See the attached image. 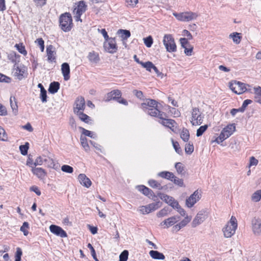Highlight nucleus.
<instances>
[{"label":"nucleus","instance_id":"f257e3e1","mask_svg":"<svg viewBox=\"0 0 261 261\" xmlns=\"http://www.w3.org/2000/svg\"><path fill=\"white\" fill-rule=\"evenodd\" d=\"M60 25L64 32H69L71 30L72 27V19L70 13H65L61 15Z\"/></svg>","mask_w":261,"mask_h":261},{"label":"nucleus","instance_id":"f03ea898","mask_svg":"<svg viewBox=\"0 0 261 261\" xmlns=\"http://www.w3.org/2000/svg\"><path fill=\"white\" fill-rule=\"evenodd\" d=\"M237 228V219L234 217L232 216L229 222H228L223 229L224 237L226 238H230L235 233Z\"/></svg>","mask_w":261,"mask_h":261},{"label":"nucleus","instance_id":"7ed1b4c3","mask_svg":"<svg viewBox=\"0 0 261 261\" xmlns=\"http://www.w3.org/2000/svg\"><path fill=\"white\" fill-rule=\"evenodd\" d=\"M204 115L200 111L199 109L193 108L191 111V118L190 122L192 125H199L203 122Z\"/></svg>","mask_w":261,"mask_h":261},{"label":"nucleus","instance_id":"20e7f679","mask_svg":"<svg viewBox=\"0 0 261 261\" xmlns=\"http://www.w3.org/2000/svg\"><path fill=\"white\" fill-rule=\"evenodd\" d=\"M163 42L167 51L172 53L176 51V45L174 39L171 34H165Z\"/></svg>","mask_w":261,"mask_h":261},{"label":"nucleus","instance_id":"39448f33","mask_svg":"<svg viewBox=\"0 0 261 261\" xmlns=\"http://www.w3.org/2000/svg\"><path fill=\"white\" fill-rule=\"evenodd\" d=\"M173 15L179 21H190L196 19L198 15L191 11L179 13H174Z\"/></svg>","mask_w":261,"mask_h":261},{"label":"nucleus","instance_id":"423d86ee","mask_svg":"<svg viewBox=\"0 0 261 261\" xmlns=\"http://www.w3.org/2000/svg\"><path fill=\"white\" fill-rule=\"evenodd\" d=\"M159 122L163 125L170 128L173 133L177 134L179 129L177 123L173 119H167L166 117H163V119H161Z\"/></svg>","mask_w":261,"mask_h":261},{"label":"nucleus","instance_id":"0eeeda50","mask_svg":"<svg viewBox=\"0 0 261 261\" xmlns=\"http://www.w3.org/2000/svg\"><path fill=\"white\" fill-rule=\"evenodd\" d=\"M229 88L237 94H242L247 90L245 84L236 81L229 83Z\"/></svg>","mask_w":261,"mask_h":261},{"label":"nucleus","instance_id":"6e6552de","mask_svg":"<svg viewBox=\"0 0 261 261\" xmlns=\"http://www.w3.org/2000/svg\"><path fill=\"white\" fill-rule=\"evenodd\" d=\"M103 46L106 50L111 54L115 53L117 49L115 39L114 38H110L108 41H106Z\"/></svg>","mask_w":261,"mask_h":261},{"label":"nucleus","instance_id":"1a4fd4ad","mask_svg":"<svg viewBox=\"0 0 261 261\" xmlns=\"http://www.w3.org/2000/svg\"><path fill=\"white\" fill-rule=\"evenodd\" d=\"M205 213V211L202 210L197 213L192 222V226L193 227H195L200 225L205 220L207 216Z\"/></svg>","mask_w":261,"mask_h":261},{"label":"nucleus","instance_id":"9d476101","mask_svg":"<svg viewBox=\"0 0 261 261\" xmlns=\"http://www.w3.org/2000/svg\"><path fill=\"white\" fill-rule=\"evenodd\" d=\"M200 198V194L197 190L195 191L188 198L186 199V204L188 207H192Z\"/></svg>","mask_w":261,"mask_h":261},{"label":"nucleus","instance_id":"9b49d317","mask_svg":"<svg viewBox=\"0 0 261 261\" xmlns=\"http://www.w3.org/2000/svg\"><path fill=\"white\" fill-rule=\"evenodd\" d=\"M252 228L253 233L256 235L261 233V219L259 218L254 217L251 221Z\"/></svg>","mask_w":261,"mask_h":261},{"label":"nucleus","instance_id":"f8f14e48","mask_svg":"<svg viewBox=\"0 0 261 261\" xmlns=\"http://www.w3.org/2000/svg\"><path fill=\"white\" fill-rule=\"evenodd\" d=\"M14 71V75L17 76L19 80H22L23 77V74L26 71V68L23 65H19L15 63L13 67Z\"/></svg>","mask_w":261,"mask_h":261},{"label":"nucleus","instance_id":"ddd939ff","mask_svg":"<svg viewBox=\"0 0 261 261\" xmlns=\"http://www.w3.org/2000/svg\"><path fill=\"white\" fill-rule=\"evenodd\" d=\"M49 230L51 233L61 238H66L67 237L66 231L59 226L52 224L49 226Z\"/></svg>","mask_w":261,"mask_h":261},{"label":"nucleus","instance_id":"4468645a","mask_svg":"<svg viewBox=\"0 0 261 261\" xmlns=\"http://www.w3.org/2000/svg\"><path fill=\"white\" fill-rule=\"evenodd\" d=\"M75 107L74 108L73 111L75 114L83 112L85 108V101L83 97H78L75 102Z\"/></svg>","mask_w":261,"mask_h":261},{"label":"nucleus","instance_id":"2eb2a0df","mask_svg":"<svg viewBox=\"0 0 261 261\" xmlns=\"http://www.w3.org/2000/svg\"><path fill=\"white\" fill-rule=\"evenodd\" d=\"M148 114L151 116L159 118L160 120L163 119V117H167L166 114L159 110L158 107L148 108L147 111H145Z\"/></svg>","mask_w":261,"mask_h":261},{"label":"nucleus","instance_id":"dca6fc26","mask_svg":"<svg viewBox=\"0 0 261 261\" xmlns=\"http://www.w3.org/2000/svg\"><path fill=\"white\" fill-rule=\"evenodd\" d=\"M44 163H46V167L53 168L56 170L59 169L60 165L58 163L55 161L50 156L45 157L43 160Z\"/></svg>","mask_w":261,"mask_h":261},{"label":"nucleus","instance_id":"f3484780","mask_svg":"<svg viewBox=\"0 0 261 261\" xmlns=\"http://www.w3.org/2000/svg\"><path fill=\"white\" fill-rule=\"evenodd\" d=\"M121 96L120 91L119 90H114L108 93L105 97L106 101H109L112 99H117Z\"/></svg>","mask_w":261,"mask_h":261},{"label":"nucleus","instance_id":"a211bd4d","mask_svg":"<svg viewBox=\"0 0 261 261\" xmlns=\"http://www.w3.org/2000/svg\"><path fill=\"white\" fill-rule=\"evenodd\" d=\"M61 71L65 81H68L70 79V67L67 63H63L61 65Z\"/></svg>","mask_w":261,"mask_h":261},{"label":"nucleus","instance_id":"6ab92c4d","mask_svg":"<svg viewBox=\"0 0 261 261\" xmlns=\"http://www.w3.org/2000/svg\"><path fill=\"white\" fill-rule=\"evenodd\" d=\"M179 219L180 218L178 216H172L167 219H165L161 223V225H162L163 224H164L166 225L167 228H168L170 226H172L173 225L175 224L177 222H178L179 220Z\"/></svg>","mask_w":261,"mask_h":261},{"label":"nucleus","instance_id":"aec40b11","mask_svg":"<svg viewBox=\"0 0 261 261\" xmlns=\"http://www.w3.org/2000/svg\"><path fill=\"white\" fill-rule=\"evenodd\" d=\"M78 179L80 184L86 188H89L91 185V181L85 174H80L78 176Z\"/></svg>","mask_w":261,"mask_h":261},{"label":"nucleus","instance_id":"412c9836","mask_svg":"<svg viewBox=\"0 0 261 261\" xmlns=\"http://www.w3.org/2000/svg\"><path fill=\"white\" fill-rule=\"evenodd\" d=\"M32 173L36 175L40 179H43L46 176L47 173L42 168H36L35 167L33 168L31 170Z\"/></svg>","mask_w":261,"mask_h":261},{"label":"nucleus","instance_id":"4be33fe9","mask_svg":"<svg viewBox=\"0 0 261 261\" xmlns=\"http://www.w3.org/2000/svg\"><path fill=\"white\" fill-rule=\"evenodd\" d=\"M53 46L51 45H50L47 46L46 48V54L47 57V61L51 63L53 62H56V57H55V52L53 50Z\"/></svg>","mask_w":261,"mask_h":261},{"label":"nucleus","instance_id":"5701e85b","mask_svg":"<svg viewBox=\"0 0 261 261\" xmlns=\"http://www.w3.org/2000/svg\"><path fill=\"white\" fill-rule=\"evenodd\" d=\"M87 9V5L83 1H81L78 3L77 6L73 10V13L83 14L84 13Z\"/></svg>","mask_w":261,"mask_h":261},{"label":"nucleus","instance_id":"b1692460","mask_svg":"<svg viewBox=\"0 0 261 261\" xmlns=\"http://www.w3.org/2000/svg\"><path fill=\"white\" fill-rule=\"evenodd\" d=\"M143 108L145 109V111L148 110V108L158 107V102L153 99H147L146 102L142 104Z\"/></svg>","mask_w":261,"mask_h":261},{"label":"nucleus","instance_id":"393cba45","mask_svg":"<svg viewBox=\"0 0 261 261\" xmlns=\"http://www.w3.org/2000/svg\"><path fill=\"white\" fill-rule=\"evenodd\" d=\"M136 188L138 191H140L144 195L148 196V197H151L153 195V193L152 191L143 185L138 186Z\"/></svg>","mask_w":261,"mask_h":261},{"label":"nucleus","instance_id":"a878e982","mask_svg":"<svg viewBox=\"0 0 261 261\" xmlns=\"http://www.w3.org/2000/svg\"><path fill=\"white\" fill-rule=\"evenodd\" d=\"M236 130L234 124H230L228 125L223 129L222 132L224 133L226 137H229Z\"/></svg>","mask_w":261,"mask_h":261},{"label":"nucleus","instance_id":"bb28decb","mask_svg":"<svg viewBox=\"0 0 261 261\" xmlns=\"http://www.w3.org/2000/svg\"><path fill=\"white\" fill-rule=\"evenodd\" d=\"M87 58L89 61L93 63H97L100 60L98 54L94 51L90 52Z\"/></svg>","mask_w":261,"mask_h":261},{"label":"nucleus","instance_id":"cd10ccee","mask_svg":"<svg viewBox=\"0 0 261 261\" xmlns=\"http://www.w3.org/2000/svg\"><path fill=\"white\" fill-rule=\"evenodd\" d=\"M59 88V83L58 82H54L50 83L48 88V91L51 94H55L58 92Z\"/></svg>","mask_w":261,"mask_h":261},{"label":"nucleus","instance_id":"c85d7f7f","mask_svg":"<svg viewBox=\"0 0 261 261\" xmlns=\"http://www.w3.org/2000/svg\"><path fill=\"white\" fill-rule=\"evenodd\" d=\"M10 102L13 113L15 115H16L18 112V106L16 98L14 96H11L10 98Z\"/></svg>","mask_w":261,"mask_h":261},{"label":"nucleus","instance_id":"c756f323","mask_svg":"<svg viewBox=\"0 0 261 261\" xmlns=\"http://www.w3.org/2000/svg\"><path fill=\"white\" fill-rule=\"evenodd\" d=\"M149 255L150 256L155 259H165V256L162 253L158 251L151 250L149 252Z\"/></svg>","mask_w":261,"mask_h":261},{"label":"nucleus","instance_id":"7c9ffc66","mask_svg":"<svg viewBox=\"0 0 261 261\" xmlns=\"http://www.w3.org/2000/svg\"><path fill=\"white\" fill-rule=\"evenodd\" d=\"M158 175L162 178L171 180L174 177L173 173L169 171H162L158 173Z\"/></svg>","mask_w":261,"mask_h":261},{"label":"nucleus","instance_id":"2f4dec72","mask_svg":"<svg viewBox=\"0 0 261 261\" xmlns=\"http://www.w3.org/2000/svg\"><path fill=\"white\" fill-rule=\"evenodd\" d=\"M117 33L120 35L122 40H126L130 36V32L127 30L120 29L118 31Z\"/></svg>","mask_w":261,"mask_h":261},{"label":"nucleus","instance_id":"473e14b6","mask_svg":"<svg viewBox=\"0 0 261 261\" xmlns=\"http://www.w3.org/2000/svg\"><path fill=\"white\" fill-rule=\"evenodd\" d=\"M251 200L254 202H258L261 200V189L257 190L253 193L251 197Z\"/></svg>","mask_w":261,"mask_h":261},{"label":"nucleus","instance_id":"72a5a7b5","mask_svg":"<svg viewBox=\"0 0 261 261\" xmlns=\"http://www.w3.org/2000/svg\"><path fill=\"white\" fill-rule=\"evenodd\" d=\"M190 134L186 128H183L180 134V137L184 142H187L189 139Z\"/></svg>","mask_w":261,"mask_h":261},{"label":"nucleus","instance_id":"f704fd0d","mask_svg":"<svg viewBox=\"0 0 261 261\" xmlns=\"http://www.w3.org/2000/svg\"><path fill=\"white\" fill-rule=\"evenodd\" d=\"M139 64L142 65V67L146 68L147 70L151 72L153 67H154L153 64L150 61L146 62H140Z\"/></svg>","mask_w":261,"mask_h":261},{"label":"nucleus","instance_id":"c9c22d12","mask_svg":"<svg viewBox=\"0 0 261 261\" xmlns=\"http://www.w3.org/2000/svg\"><path fill=\"white\" fill-rule=\"evenodd\" d=\"M148 184L149 186L153 188H156L159 190L162 189V186L157 181L153 180V179H150L148 181Z\"/></svg>","mask_w":261,"mask_h":261},{"label":"nucleus","instance_id":"e433bc0d","mask_svg":"<svg viewBox=\"0 0 261 261\" xmlns=\"http://www.w3.org/2000/svg\"><path fill=\"white\" fill-rule=\"evenodd\" d=\"M175 185L180 187H185L184 181L182 179H180L174 175V177L171 180Z\"/></svg>","mask_w":261,"mask_h":261},{"label":"nucleus","instance_id":"4c0bfd02","mask_svg":"<svg viewBox=\"0 0 261 261\" xmlns=\"http://www.w3.org/2000/svg\"><path fill=\"white\" fill-rule=\"evenodd\" d=\"M240 34L238 33H233L229 35V37L232 39L234 43L239 44L241 41V36Z\"/></svg>","mask_w":261,"mask_h":261},{"label":"nucleus","instance_id":"58836bf2","mask_svg":"<svg viewBox=\"0 0 261 261\" xmlns=\"http://www.w3.org/2000/svg\"><path fill=\"white\" fill-rule=\"evenodd\" d=\"M81 144L86 151L89 150V146L87 142V139L85 137H81Z\"/></svg>","mask_w":261,"mask_h":261},{"label":"nucleus","instance_id":"ea45409f","mask_svg":"<svg viewBox=\"0 0 261 261\" xmlns=\"http://www.w3.org/2000/svg\"><path fill=\"white\" fill-rule=\"evenodd\" d=\"M76 115L79 116V118L83 121L88 123L90 120V117L87 115L84 114L83 112H80Z\"/></svg>","mask_w":261,"mask_h":261},{"label":"nucleus","instance_id":"a19ab883","mask_svg":"<svg viewBox=\"0 0 261 261\" xmlns=\"http://www.w3.org/2000/svg\"><path fill=\"white\" fill-rule=\"evenodd\" d=\"M161 198L169 205H170L172 201H174V198L166 194H163L161 196Z\"/></svg>","mask_w":261,"mask_h":261},{"label":"nucleus","instance_id":"79ce46f5","mask_svg":"<svg viewBox=\"0 0 261 261\" xmlns=\"http://www.w3.org/2000/svg\"><path fill=\"white\" fill-rule=\"evenodd\" d=\"M29 143L27 142L24 145H21L19 146V150L20 151L21 153L25 155L28 153V150L29 147Z\"/></svg>","mask_w":261,"mask_h":261},{"label":"nucleus","instance_id":"37998d69","mask_svg":"<svg viewBox=\"0 0 261 261\" xmlns=\"http://www.w3.org/2000/svg\"><path fill=\"white\" fill-rule=\"evenodd\" d=\"M128 256V251L126 250L123 251L119 255V261H127Z\"/></svg>","mask_w":261,"mask_h":261},{"label":"nucleus","instance_id":"c03bdc74","mask_svg":"<svg viewBox=\"0 0 261 261\" xmlns=\"http://www.w3.org/2000/svg\"><path fill=\"white\" fill-rule=\"evenodd\" d=\"M208 127L207 125L205 124L201 126L197 130L196 132L197 137H200L202 135L204 132L207 129Z\"/></svg>","mask_w":261,"mask_h":261},{"label":"nucleus","instance_id":"a18cd8bd","mask_svg":"<svg viewBox=\"0 0 261 261\" xmlns=\"http://www.w3.org/2000/svg\"><path fill=\"white\" fill-rule=\"evenodd\" d=\"M29 225L27 222H23L22 225L20 227V231L23 232V234L25 236H27L29 233V232L27 230V229L29 228Z\"/></svg>","mask_w":261,"mask_h":261},{"label":"nucleus","instance_id":"49530a36","mask_svg":"<svg viewBox=\"0 0 261 261\" xmlns=\"http://www.w3.org/2000/svg\"><path fill=\"white\" fill-rule=\"evenodd\" d=\"M185 152L188 154H191L194 151V146L192 144L187 143L185 145Z\"/></svg>","mask_w":261,"mask_h":261},{"label":"nucleus","instance_id":"de8ad7c7","mask_svg":"<svg viewBox=\"0 0 261 261\" xmlns=\"http://www.w3.org/2000/svg\"><path fill=\"white\" fill-rule=\"evenodd\" d=\"M15 47L20 54L23 55H26L27 54V51H26L24 46L22 45V44H16L15 45Z\"/></svg>","mask_w":261,"mask_h":261},{"label":"nucleus","instance_id":"09e8293b","mask_svg":"<svg viewBox=\"0 0 261 261\" xmlns=\"http://www.w3.org/2000/svg\"><path fill=\"white\" fill-rule=\"evenodd\" d=\"M160 202L150 203L148 204V207L149 208L148 211H150V212H151L158 209L159 207H160Z\"/></svg>","mask_w":261,"mask_h":261},{"label":"nucleus","instance_id":"8fccbe9b","mask_svg":"<svg viewBox=\"0 0 261 261\" xmlns=\"http://www.w3.org/2000/svg\"><path fill=\"white\" fill-rule=\"evenodd\" d=\"M144 43L147 47L151 46L153 43V39L151 36H149L146 38L143 39Z\"/></svg>","mask_w":261,"mask_h":261},{"label":"nucleus","instance_id":"3c124183","mask_svg":"<svg viewBox=\"0 0 261 261\" xmlns=\"http://www.w3.org/2000/svg\"><path fill=\"white\" fill-rule=\"evenodd\" d=\"M228 138L224 133H223L222 131L219 135V136L216 139L215 142H217L218 144H220L222 143L224 140Z\"/></svg>","mask_w":261,"mask_h":261},{"label":"nucleus","instance_id":"603ef678","mask_svg":"<svg viewBox=\"0 0 261 261\" xmlns=\"http://www.w3.org/2000/svg\"><path fill=\"white\" fill-rule=\"evenodd\" d=\"M172 145L175 151L179 154H180L182 152L181 148L179 146V143L177 142H175L172 139Z\"/></svg>","mask_w":261,"mask_h":261},{"label":"nucleus","instance_id":"864d4df0","mask_svg":"<svg viewBox=\"0 0 261 261\" xmlns=\"http://www.w3.org/2000/svg\"><path fill=\"white\" fill-rule=\"evenodd\" d=\"M35 42L40 47L41 51L43 52L44 49V41L43 39L41 38H38L36 39Z\"/></svg>","mask_w":261,"mask_h":261},{"label":"nucleus","instance_id":"5fc2aeb1","mask_svg":"<svg viewBox=\"0 0 261 261\" xmlns=\"http://www.w3.org/2000/svg\"><path fill=\"white\" fill-rule=\"evenodd\" d=\"M61 170H62V171H63L64 172H66V173H71L73 171V168L72 167H71L69 165H64L62 166L61 167Z\"/></svg>","mask_w":261,"mask_h":261},{"label":"nucleus","instance_id":"6e6d98bb","mask_svg":"<svg viewBox=\"0 0 261 261\" xmlns=\"http://www.w3.org/2000/svg\"><path fill=\"white\" fill-rule=\"evenodd\" d=\"M82 130H83L82 133L85 136L90 137V138H92L93 139H94L95 138V136H96L95 134L93 132H92L90 130H87L84 128H82Z\"/></svg>","mask_w":261,"mask_h":261},{"label":"nucleus","instance_id":"4d7b16f0","mask_svg":"<svg viewBox=\"0 0 261 261\" xmlns=\"http://www.w3.org/2000/svg\"><path fill=\"white\" fill-rule=\"evenodd\" d=\"M87 247L89 249H90L91 255L92 256L94 260L95 261H99L96 257V252L92 245L90 243H89L87 245Z\"/></svg>","mask_w":261,"mask_h":261},{"label":"nucleus","instance_id":"13d9d810","mask_svg":"<svg viewBox=\"0 0 261 261\" xmlns=\"http://www.w3.org/2000/svg\"><path fill=\"white\" fill-rule=\"evenodd\" d=\"M40 97L43 102L47 101V92L45 89L41 90Z\"/></svg>","mask_w":261,"mask_h":261},{"label":"nucleus","instance_id":"bf43d9fd","mask_svg":"<svg viewBox=\"0 0 261 261\" xmlns=\"http://www.w3.org/2000/svg\"><path fill=\"white\" fill-rule=\"evenodd\" d=\"M11 82V78L0 73V82L9 83Z\"/></svg>","mask_w":261,"mask_h":261},{"label":"nucleus","instance_id":"052dcab7","mask_svg":"<svg viewBox=\"0 0 261 261\" xmlns=\"http://www.w3.org/2000/svg\"><path fill=\"white\" fill-rule=\"evenodd\" d=\"M191 220V218L188 216H187L185 218L184 220H182L181 222H180L178 224L180 225L181 228L185 226Z\"/></svg>","mask_w":261,"mask_h":261},{"label":"nucleus","instance_id":"680f3d73","mask_svg":"<svg viewBox=\"0 0 261 261\" xmlns=\"http://www.w3.org/2000/svg\"><path fill=\"white\" fill-rule=\"evenodd\" d=\"M45 158H43V156H39L37 158L35 161L34 162V166L35 167L37 166V165H41L44 163L43 160Z\"/></svg>","mask_w":261,"mask_h":261},{"label":"nucleus","instance_id":"e2e57ef3","mask_svg":"<svg viewBox=\"0 0 261 261\" xmlns=\"http://www.w3.org/2000/svg\"><path fill=\"white\" fill-rule=\"evenodd\" d=\"M7 140V136L5 130L0 126V140L6 141Z\"/></svg>","mask_w":261,"mask_h":261},{"label":"nucleus","instance_id":"0e129e2a","mask_svg":"<svg viewBox=\"0 0 261 261\" xmlns=\"http://www.w3.org/2000/svg\"><path fill=\"white\" fill-rule=\"evenodd\" d=\"M175 167L179 173H181L184 171V167L182 166V164L181 163H176L175 165Z\"/></svg>","mask_w":261,"mask_h":261},{"label":"nucleus","instance_id":"69168bd1","mask_svg":"<svg viewBox=\"0 0 261 261\" xmlns=\"http://www.w3.org/2000/svg\"><path fill=\"white\" fill-rule=\"evenodd\" d=\"M258 161L254 156H251L249 160V167L252 166H256L258 164Z\"/></svg>","mask_w":261,"mask_h":261},{"label":"nucleus","instance_id":"338daca9","mask_svg":"<svg viewBox=\"0 0 261 261\" xmlns=\"http://www.w3.org/2000/svg\"><path fill=\"white\" fill-rule=\"evenodd\" d=\"M7 115V111L5 106L0 103V116H6Z\"/></svg>","mask_w":261,"mask_h":261},{"label":"nucleus","instance_id":"774afa93","mask_svg":"<svg viewBox=\"0 0 261 261\" xmlns=\"http://www.w3.org/2000/svg\"><path fill=\"white\" fill-rule=\"evenodd\" d=\"M179 41H180V43L181 44V47H183L184 48L186 47L187 45L189 44L188 39H186L185 38H180Z\"/></svg>","mask_w":261,"mask_h":261}]
</instances>
